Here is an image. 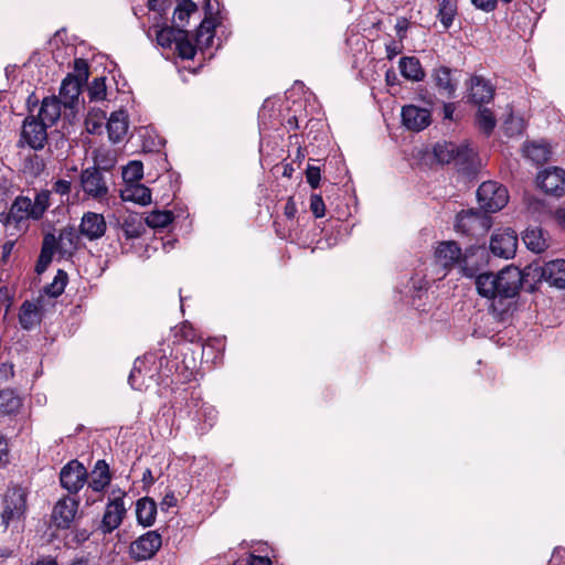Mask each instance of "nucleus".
<instances>
[{"label": "nucleus", "mask_w": 565, "mask_h": 565, "mask_svg": "<svg viewBox=\"0 0 565 565\" xmlns=\"http://www.w3.org/2000/svg\"><path fill=\"white\" fill-rule=\"evenodd\" d=\"M522 284V271L512 265L504 267L498 274H476L478 294L490 301L489 310L499 319L510 310L511 300L518 296Z\"/></svg>", "instance_id": "1"}, {"label": "nucleus", "mask_w": 565, "mask_h": 565, "mask_svg": "<svg viewBox=\"0 0 565 565\" xmlns=\"http://www.w3.org/2000/svg\"><path fill=\"white\" fill-rule=\"evenodd\" d=\"M50 206L49 190L36 192L33 200L26 195H18L8 212H0V224L8 236H21L28 231L30 221H40Z\"/></svg>", "instance_id": "2"}, {"label": "nucleus", "mask_w": 565, "mask_h": 565, "mask_svg": "<svg viewBox=\"0 0 565 565\" xmlns=\"http://www.w3.org/2000/svg\"><path fill=\"white\" fill-rule=\"evenodd\" d=\"M484 250L481 247H469L462 253L459 245L454 241H446L438 244L435 250V258L439 266L445 269L457 267L465 277H475L479 270V259H482Z\"/></svg>", "instance_id": "3"}, {"label": "nucleus", "mask_w": 565, "mask_h": 565, "mask_svg": "<svg viewBox=\"0 0 565 565\" xmlns=\"http://www.w3.org/2000/svg\"><path fill=\"white\" fill-rule=\"evenodd\" d=\"M26 510V497L21 488H10L2 499L1 526L8 530L10 526L18 529Z\"/></svg>", "instance_id": "4"}, {"label": "nucleus", "mask_w": 565, "mask_h": 565, "mask_svg": "<svg viewBox=\"0 0 565 565\" xmlns=\"http://www.w3.org/2000/svg\"><path fill=\"white\" fill-rule=\"evenodd\" d=\"M434 157L439 163L466 167L473 162L476 152L468 145H456L450 141L438 142L433 149Z\"/></svg>", "instance_id": "5"}, {"label": "nucleus", "mask_w": 565, "mask_h": 565, "mask_svg": "<svg viewBox=\"0 0 565 565\" xmlns=\"http://www.w3.org/2000/svg\"><path fill=\"white\" fill-rule=\"evenodd\" d=\"M477 199L482 210L488 213H495L508 204L509 193L504 185L494 181H487L478 188Z\"/></svg>", "instance_id": "6"}, {"label": "nucleus", "mask_w": 565, "mask_h": 565, "mask_svg": "<svg viewBox=\"0 0 565 565\" xmlns=\"http://www.w3.org/2000/svg\"><path fill=\"white\" fill-rule=\"evenodd\" d=\"M79 183L86 196L97 202L107 201L109 188L99 168L88 167L83 169L79 174Z\"/></svg>", "instance_id": "7"}, {"label": "nucleus", "mask_w": 565, "mask_h": 565, "mask_svg": "<svg viewBox=\"0 0 565 565\" xmlns=\"http://www.w3.org/2000/svg\"><path fill=\"white\" fill-rule=\"evenodd\" d=\"M204 402L201 395L195 390L190 388H178L173 391V398L171 401V407L174 414L179 416L189 417L194 422L201 420L200 408Z\"/></svg>", "instance_id": "8"}, {"label": "nucleus", "mask_w": 565, "mask_h": 565, "mask_svg": "<svg viewBox=\"0 0 565 565\" xmlns=\"http://www.w3.org/2000/svg\"><path fill=\"white\" fill-rule=\"evenodd\" d=\"M492 226L491 217L473 210L462 211L456 217L455 228L458 233L482 236Z\"/></svg>", "instance_id": "9"}, {"label": "nucleus", "mask_w": 565, "mask_h": 565, "mask_svg": "<svg viewBox=\"0 0 565 565\" xmlns=\"http://www.w3.org/2000/svg\"><path fill=\"white\" fill-rule=\"evenodd\" d=\"M47 126L35 116H28L22 125L20 142L41 150L47 142Z\"/></svg>", "instance_id": "10"}, {"label": "nucleus", "mask_w": 565, "mask_h": 565, "mask_svg": "<svg viewBox=\"0 0 565 565\" xmlns=\"http://www.w3.org/2000/svg\"><path fill=\"white\" fill-rule=\"evenodd\" d=\"M88 473L84 465L72 460L60 472L61 486L70 493H77L86 483Z\"/></svg>", "instance_id": "11"}, {"label": "nucleus", "mask_w": 565, "mask_h": 565, "mask_svg": "<svg viewBox=\"0 0 565 565\" xmlns=\"http://www.w3.org/2000/svg\"><path fill=\"white\" fill-rule=\"evenodd\" d=\"M81 94V82L76 76L68 74L62 82L60 96L64 108V118L68 121L75 117V107Z\"/></svg>", "instance_id": "12"}, {"label": "nucleus", "mask_w": 565, "mask_h": 565, "mask_svg": "<svg viewBox=\"0 0 565 565\" xmlns=\"http://www.w3.org/2000/svg\"><path fill=\"white\" fill-rule=\"evenodd\" d=\"M518 235L511 228L495 231L490 241V250L494 256L509 259L515 255Z\"/></svg>", "instance_id": "13"}, {"label": "nucleus", "mask_w": 565, "mask_h": 565, "mask_svg": "<svg viewBox=\"0 0 565 565\" xmlns=\"http://www.w3.org/2000/svg\"><path fill=\"white\" fill-rule=\"evenodd\" d=\"M110 481L109 466L105 460H98L90 472L89 480L86 481L88 483L87 491L90 490L96 493L97 498L86 494V502L89 504L100 501L102 493L109 486Z\"/></svg>", "instance_id": "14"}, {"label": "nucleus", "mask_w": 565, "mask_h": 565, "mask_svg": "<svg viewBox=\"0 0 565 565\" xmlns=\"http://www.w3.org/2000/svg\"><path fill=\"white\" fill-rule=\"evenodd\" d=\"M124 495L125 493L119 491V495L114 497L108 501L100 523V530L103 533H111L121 524L126 514Z\"/></svg>", "instance_id": "15"}, {"label": "nucleus", "mask_w": 565, "mask_h": 565, "mask_svg": "<svg viewBox=\"0 0 565 565\" xmlns=\"http://www.w3.org/2000/svg\"><path fill=\"white\" fill-rule=\"evenodd\" d=\"M539 186L547 194L562 196L565 194V170L553 167L541 171L536 178Z\"/></svg>", "instance_id": "16"}, {"label": "nucleus", "mask_w": 565, "mask_h": 565, "mask_svg": "<svg viewBox=\"0 0 565 565\" xmlns=\"http://www.w3.org/2000/svg\"><path fill=\"white\" fill-rule=\"evenodd\" d=\"M161 544V535L149 531L131 544V554L139 561L149 559L159 551Z\"/></svg>", "instance_id": "17"}, {"label": "nucleus", "mask_w": 565, "mask_h": 565, "mask_svg": "<svg viewBox=\"0 0 565 565\" xmlns=\"http://www.w3.org/2000/svg\"><path fill=\"white\" fill-rule=\"evenodd\" d=\"M78 509V501L72 497L61 498L54 505L52 519L60 529H68Z\"/></svg>", "instance_id": "18"}, {"label": "nucleus", "mask_w": 565, "mask_h": 565, "mask_svg": "<svg viewBox=\"0 0 565 565\" xmlns=\"http://www.w3.org/2000/svg\"><path fill=\"white\" fill-rule=\"evenodd\" d=\"M402 122L413 131H420L429 126L431 121L430 111L415 105H406L402 108Z\"/></svg>", "instance_id": "19"}, {"label": "nucleus", "mask_w": 565, "mask_h": 565, "mask_svg": "<svg viewBox=\"0 0 565 565\" xmlns=\"http://www.w3.org/2000/svg\"><path fill=\"white\" fill-rule=\"evenodd\" d=\"M107 225L103 214L94 212L84 213L79 224V232L87 239L95 241L103 237Z\"/></svg>", "instance_id": "20"}, {"label": "nucleus", "mask_w": 565, "mask_h": 565, "mask_svg": "<svg viewBox=\"0 0 565 565\" xmlns=\"http://www.w3.org/2000/svg\"><path fill=\"white\" fill-rule=\"evenodd\" d=\"M541 280L547 282L551 287L564 289L565 259H554L545 263L541 268Z\"/></svg>", "instance_id": "21"}, {"label": "nucleus", "mask_w": 565, "mask_h": 565, "mask_svg": "<svg viewBox=\"0 0 565 565\" xmlns=\"http://www.w3.org/2000/svg\"><path fill=\"white\" fill-rule=\"evenodd\" d=\"M62 116L64 117V108L61 99L57 96H50L43 98L35 117L47 127H52Z\"/></svg>", "instance_id": "22"}, {"label": "nucleus", "mask_w": 565, "mask_h": 565, "mask_svg": "<svg viewBox=\"0 0 565 565\" xmlns=\"http://www.w3.org/2000/svg\"><path fill=\"white\" fill-rule=\"evenodd\" d=\"M206 14L207 15L200 23L195 33V43L200 50L209 49L213 44L214 29L216 24L214 19L211 17L212 6L210 0L206 2Z\"/></svg>", "instance_id": "23"}, {"label": "nucleus", "mask_w": 565, "mask_h": 565, "mask_svg": "<svg viewBox=\"0 0 565 565\" xmlns=\"http://www.w3.org/2000/svg\"><path fill=\"white\" fill-rule=\"evenodd\" d=\"M494 89L483 77L475 75L470 79L469 98L478 105L488 104L492 100Z\"/></svg>", "instance_id": "24"}, {"label": "nucleus", "mask_w": 565, "mask_h": 565, "mask_svg": "<svg viewBox=\"0 0 565 565\" xmlns=\"http://www.w3.org/2000/svg\"><path fill=\"white\" fill-rule=\"evenodd\" d=\"M106 127L111 142L116 143L121 141L128 131V120L125 111L119 110L111 113Z\"/></svg>", "instance_id": "25"}, {"label": "nucleus", "mask_w": 565, "mask_h": 565, "mask_svg": "<svg viewBox=\"0 0 565 565\" xmlns=\"http://www.w3.org/2000/svg\"><path fill=\"white\" fill-rule=\"evenodd\" d=\"M121 199L124 201L134 202L140 205H147L151 203V191L149 188L141 183H130L121 190Z\"/></svg>", "instance_id": "26"}, {"label": "nucleus", "mask_w": 565, "mask_h": 565, "mask_svg": "<svg viewBox=\"0 0 565 565\" xmlns=\"http://www.w3.org/2000/svg\"><path fill=\"white\" fill-rule=\"evenodd\" d=\"M145 224V220L140 215L132 213L122 217L119 222V228L126 239H134L143 234L146 230Z\"/></svg>", "instance_id": "27"}, {"label": "nucleus", "mask_w": 565, "mask_h": 565, "mask_svg": "<svg viewBox=\"0 0 565 565\" xmlns=\"http://www.w3.org/2000/svg\"><path fill=\"white\" fill-rule=\"evenodd\" d=\"M522 239L530 250L537 254L548 247L547 237L541 227H527L523 233Z\"/></svg>", "instance_id": "28"}, {"label": "nucleus", "mask_w": 565, "mask_h": 565, "mask_svg": "<svg viewBox=\"0 0 565 565\" xmlns=\"http://www.w3.org/2000/svg\"><path fill=\"white\" fill-rule=\"evenodd\" d=\"M19 321L23 329L30 330L41 322V309L38 303L25 300L20 308Z\"/></svg>", "instance_id": "29"}, {"label": "nucleus", "mask_w": 565, "mask_h": 565, "mask_svg": "<svg viewBox=\"0 0 565 565\" xmlns=\"http://www.w3.org/2000/svg\"><path fill=\"white\" fill-rule=\"evenodd\" d=\"M399 72L403 77L413 82H420L425 77V72L420 62L415 56H404L398 62Z\"/></svg>", "instance_id": "30"}, {"label": "nucleus", "mask_w": 565, "mask_h": 565, "mask_svg": "<svg viewBox=\"0 0 565 565\" xmlns=\"http://www.w3.org/2000/svg\"><path fill=\"white\" fill-rule=\"evenodd\" d=\"M551 147L544 141H533L524 145L523 154L535 164L545 163L551 157Z\"/></svg>", "instance_id": "31"}, {"label": "nucleus", "mask_w": 565, "mask_h": 565, "mask_svg": "<svg viewBox=\"0 0 565 565\" xmlns=\"http://www.w3.org/2000/svg\"><path fill=\"white\" fill-rule=\"evenodd\" d=\"M137 520L143 526L153 524L157 514V504L150 498H142L137 501L136 505Z\"/></svg>", "instance_id": "32"}, {"label": "nucleus", "mask_w": 565, "mask_h": 565, "mask_svg": "<svg viewBox=\"0 0 565 565\" xmlns=\"http://www.w3.org/2000/svg\"><path fill=\"white\" fill-rule=\"evenodd\" d=\"M177 2L173 12V22L178 29H182L188 23L191 13L196 11L198 7L192 0H177Z\"/></svg>", "instance_id": "33"}, {"label": "nucleus", "mask_w": 565, "mask_h": 565, "mask_svg": "<svg viewBox=\"0 0 565 565\" xmlns=\"http://www.w3.org/2000/svg\"><path fill=\"white\" fill-rule=\"evenodd\" d=\"M22 405L21 398L12 390L0 391V414L15 413Z\"/></svg>", "instance_id": "34"}, {"label": "nucleus", "mask_w": 565, "mask_h": 565, "mask_svg": "<svg viewBox=\"0 0 565 565\" xmlns=\"http://www.w3.org/2000/svg\"><path fill=\"white\" fill-rule=\"evenodd\" d=\"M183 29H178L177 26H166L162 29L156 30V39L158 45L163 49H170L173 44L175 45L180 35H182Z\"/></svg>", "instance_id": "35"}, {"label": "nucleus", "mask_w": 565, "mask_h": 565, "mask_svg": "<svg viewBox=\"0 0 565 565\" xmlns=\"http://www.w3.org/2000/svg\"><path fill=\"white\" fill-rule=\"evenodd\" d=\"M434 79L439 90L444 92L448 97L455 93L456 85L452 83L451 72L448 67L437 68L434 74Z\"/></svg>", "instance_id": "36"}, {"label": "nucleus", "mask_w": 565, "mask_h": 565, "mask_svg": "<svg viewBox=\"0 0 565 565\" xmlns=\"http://www.w3.org/2000/svg\"><path fill=\"white\" fill-rule=\"evenodd\" d=\"M106 119V113L100 108H92L85 119L86 130L89 134H100L104 120Z\"/></svg>", "instance_id": "37"}, {"label": "nucleus", "mask_w": 565, "mask_h": 565, "mask_svg": "<svg viewBox=\"0 0 565 565\" xmlns=\"http://www.w3.org/2000/svg\"><path fill=\"white\" fill-rule=\"evenodd\" d=\"M78 244V236L73 228H64L58 236V249L64 254H72Z\"/></svg>", "instance_id": "38"}, {"label": "nucleus", "mask_w": 565, "mask_h": 565, "mask_svg": "<svg viewBox=\"0 0 565 565\" xmlns=\"http://www.w3.org/2000/svg\"><path fill=\"white\" fill-rule=\"evenodd\" d=\"M456 12L457 6L454 0H440L437 18L439 19L445 29L450 28Z\"/></svg>", "instance_id": "39"}, {"label": "nucleus", "mask_w": 565, "mask_h": 565, "mask_svg": "<svg viewBox=\"0 0 565 565\" xmlns=\"http://www.w3.org/2000/svg\"><path fill=\"white\" fill-rule=\"evenodd\" d=\"M476 121L479 129L482 130L487 136L493 131L497 124L493 113L489 108L481 106L478 109Z\"/></svg>", "instance_id": "40"}, {"label": "nucleus", "mask_w": 565, "mask_h": 565, "mask_svg": "<svg viewBox=\"0 0 565 565\" xmlns=\"http://www.w3.org/2000/svg\"><path fill=\"white\" fill-rule=\"evenodd\" d=\"M173 221V214L170 211H152L145 218V223L152 228H163Z\"/></svg>", "instance_id": "41"}, {"label": "nucleus", "mask_w": 565, "mask_h": 565, "mask_svg": "<svg viewBox=\"0 0 565 565\" xmlns=\"http://www.w3.org/2000/svg\"><path fill=\"white\" fill-rule=\"evenodd\" d=\"M66 284L67 274L64 270L58 269L53 281L44 287V294L50 297L56 298L64 292Z\"/></svg>", "instance_id": "42"}, {"label": "nucleus", "mask_w": 565, "mask_h": 565, "mask_svg": "<svg viewBox=\"0 0 565 565\" xmlns=\"http://www.w3.org/2000/svg\"><path fill=\"white\" fill-rule=\"evenodd\" d=\"M196 49H199L196 43L193 44L190 40H188L186 32L182 30V35L179 36L175 43V50L178 51L180 57L184 60L193 58Z\"/></svg>", "instance_id": "43"}, {"label": "nucleus", "mask_w": 565, "mask_h": 565, "mask_svg": "<svg viewBox=\"0 0 565 565\" xmlns=\"http://www.w3.org/2000/svg\"><path fill=\"white\" fill-rule=\"evenodd\" d=\"M145 364L143 360L137 359L134 367L129 374L128 382L134 390L141 391L146 386L145 380L147 374L142 372L141 366Z\"/></svg>", "instance_id": "44"}, {"label": "nucleus", "mask_w": 565, "mask_h": 565, "mask_svg": "<svg viewBox=\"0 0 565 565\" xmlns=\"http://www.w3.org/2000/svg\"><path fill=\"white\" fill-rule=\"evenodd\" d=\"M143 177V166L140 161H130L122 169V178L127 182V184L136 183L141 180Z\"/></svg>", "instance_id": "45"}, {"label": "nucleus", "mask_w": 565, "mask_h": 565, "mask_svg": "<svg viewBox=\"0 0 565 565\" xmlns=\"http://www.w3.org/2000/svg\"><path fill=\"white\" fill-rule=\"evenodd\" d=\"M106 83L105 77H96L92 81L88 86V97L89 100H104L106 98Z\"/></svg>", "instance_id": "46"}, {"label": "nucleus", "mask_w": 565, "mask_h": 565, "mask_svg": "<svg viewBox=\"0 0 565 565\" xmlns=\"http://www.w3.org/2000/svg\"><path fill=\"white\" fill-rule=\"evenodd\" d=\"M525 125L521 117L510 115L504 121V129L509 136H518L524 131Z\"/></svg>", "instance_id": "47"}, {"label": "nucleus", "mask_w": 565, "mask_h": 565, "mask_svg": "<svg viewBox=\"0 0 565 565\" xmlns=\"http://www.w3.org/2000/svg\"><path fill=\"white\" fill-rule=\"evenodd\" d=\"M310 210L315 217L320 218L324 216L326 205L319 194H312L310 198Z\"/></svg>", "instance_id": "48"}, {"label": "nucleus", "mask_w": 565, "mask_h": 565, "mask_svg": "<svg viewBox=\"0 0 565 565\" xmlns=\"http://www.w3.org/2000/svg\"><path fill=\"white\" fill-rule=\"evenodd\" d=\"M217 412L215 408L211 405H207L206 403L201 405L200 408V415H201V422L206 423L210 427L213 426L215 419H216Z\"/></svg>", "instance_id": "49"}, {"label": "nucleus", "mask_w": 565, "mask_h": 565, "mask_svg": "<svg viewBox=\"0 0 565 565\" xmlns=\"http://www.w3.org/2000/svg\"><path fill=\"white\" fill-rule=\"evenodd\" d=\"M306 178L307 182L311 188L317 189L320 183V168L316 166L308 164L306 169Z\"/></svg>", "instance_id": "50"}, {"label": "nucleus", "mask_w": 565, "mask_h": 565, "mask_svg": "<svg viewBox=\"0 0 565 565\" xmlns=\"http://www.w3.org/2000/svg\"><path fill=\"white\" fill-rule=\"evenodd\" d=\"M56 248H58V239L53 234H46L43 238L41 252L46 250V254L53 255Z\"/></svg>", "instance_id": "51"}, {"label": "nucleus", "mask_w": 565, "mask_h": 565, "mask_svg": "<svg viewBox=\"0 0 565 565\" xmlns=\"http://www.w3.org/2000/svg\"><path fill=\"white\" fill-rule=\"evenodd\" d=\"M72 189V182L64 179H58L53 183L52 190L60 195H68Z\"/></svg>", "instance_id": "52"}, {"label": "nucleus", "mask_w": 565, "mask_h": 565, "mask_svg": "<svg viewBox=\"0 0 565 565\" xmlns=\"http://www.w3.org/2000/svg\"><path fill=\"white\" fill-rule=\"evenodd\" d=\"M52 257H53V255L46 254V250L44 253L41 252L38 263H36V266H35V270L39 274L43 273L46 269V267L49 266V264L52 262Z\"/></svg>", "instance_id": "53"}, {"label": "nucleus", "mask_w": 565, "mask_h": 565, "mask_svg": "<svg viewBox=\"0 0 565 565\" xmlns=\"http://www.w3.org/2000/svg\"><path fill=\"white\" fill-rule=\"evenodd\" d=\"M9 461V446L4 436L0 435V467Z\"/></svg>", "instance_id": "54"}, {"label": "nucleus", "mask_w": 565, "mask_h": 565, "mask_svg": "<svg viewBox=\"0 0 565 565\" xmlns=\"http://www.w3.org/2000/svg\"><path fill=\"white\" fill-rule=\"evenodd\" d=\"M386 56L388 60H393L402 52V45H399L396 41L391 40L385 44Z\"/></svg>", "instance_id": "55"}, {"label": "nucleus", "mask_w": 565, "mask_h": 565, "mask_svg": "<svg viewBox=\"0 0 565 565\" xmlns=\"http://www.w3.org/2000/svg\"><path fill=\"white\" fill-rule=\"evenodd\" d=\"M472 4L486 12H491L497 7V0H471Z\"/></svg>", "instance_id": "56"}, {"label": "nucleus", "mask_w": 565, "mask_h": 565, "mask_svg": "<svg viewBox=\"0 0 565 565\" xmlns=\"http://www.w3.org/2000/svg\"><path fill=\"white\" fill-rule=\"evenodd\" d=\"M395 29L399 40H403L406 36V32L408 30V20L405 18L398 19Z\"/></svg>", "instance_id": "57"}, {"label": "nucleus", "mask_w": 565, "mask_h": 565, "mask_svg": "<svg viewBox=\"0 0 565 565\" xmlns=\"http://www.w3.org/2000/svg\"><path fill=\"white\" fill-rule=\"evenodd\" d=\"M284 214L287 218L292 220L297 214V205L292 198H289L284 207Z\"/></svg>", "instance_id": "58"}, {"label": "nucleus", "mask_w": 565, "mask_h": 565, "mask_svg": "<svg viewBox=\"0 0 565 565\" xmlns=\"http://www.w3.org/2000/svg\"><path fill=\"white\" fill-rule=\"evenodd\" d=\"M90 536V533L87 530H76L73 534V541L76 544H82L86 542Z\"/></svg>", "instance_id": "59"}, {"label": "nucleus", "mask_w": 565, "mask_h": 565, "mask_svg": "<svg viewBox=\"0 0 565 565\" xmlns=\"http://www.w3.org/2000/svg\"><path fill=\"white\" fill-rule=\"evenodd\" d=\"M248 564L249 565H271V561L267 556H257V555L252 554L249 556Z\"/></svg>", "instance_id": "60"}, {"label": "nucleus", "mask_w": 565, "mask_h": 565, "mask_svg": "<svg viewBox=\"0 0 565 565\" xmlns=\"http://www.w3.org/2000/svg\"><path fill=\"white\" fill-rule=\"evenodd\" d=\"M30 162L33 164L32 169L35 174H39L44 169L43 160L38 154L30 158Z\"/></svg>", "instance_id": "61"}, {"label": "nucleus", "mask_w": 565, "mask_h": 565, "mask_svg": "<svg viewBox=\"0 0 565 565\" xmlns=\"http://www.w3.org/2000/svg\"><path fill=\"white\" fill-rule=\"evenodd\" d=\"M175 504H177V498L174 497L173 493L166 494L161 502L162 509H164V508L168 509V508L174 507Z\"/></svg>", "instance_id": "62"}, {"label": "nucleus", "mask_w": 565, "mask_h": 565, "mask_svg": "<svg viewBox=\"0 0 565 565\" xmlns=\"http://www.w3.org/2000/svg\"><path fill=\"white\" fill-rule=\"evenodd\" d=\"M0 376L3 379H9L13 376V365L3 363L0 366Z\"/></svg>", "instance_id": "63"}, {"label": "nucleus", "mask_w": 565, "mask_h": 565, "mask_svg": "<svg viewBox=\"0 0 565 565\" xmlns=\"http://www.w3.org/2000/svg\"><path fill=\"white\" fill-rule=\"evenodd\" d=\"M555 216L559 225L565 227V209H558L555 213Z\"/></svg>", "instance_id": "64"}]
</instances>
